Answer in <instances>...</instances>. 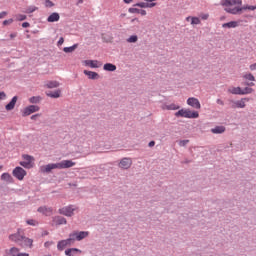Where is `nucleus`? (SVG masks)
I'll list each match as a JSON object with an SVG mask.
<instances>
[{
	"mask_svg": "<svg viewBox=\"0 0 256 256\" xmlns=\"http://www.w3.org/2000/svg\"><path fill=\"white\" fill-rule=\"evenodd\" d=\"M220 5L224 7L226 13L230 15H239L241 13V6L243 5L242 0H221Z\"/></svg>",
	"mask_w": 256,
	"mask_h": 256,
	"instance_id": "1",
	"label": "nucleus"
},
{
	"mask_svg": "<svg viewBox=\"0 0 256 256\" xmlns=\"http://www.w3.org/2000/svg\"><path fill=\"white\" fill-rule=\"evenodd\" d=\"M76 163L73 160H62L58 163H51L40 167L41 173H51L53 169H71L75 167Z\"/></svg>",
	"mask_w": 256,
	"mask_h": 256,
	"instance_id": "2",
	"label": "nucleus"
},
{
	"mask_svg": "<svg viewBox=\"0 0 256 256\" xmlns=\"http://www.w3.org/2000/svg\"><path fill=\"white\" fill-rule=\"evenodd\" d=\"M175 117H184L185 119H198L199 112L189 109H181L175 113Z\"/></svg>",
	"mask_w": 256,
	"mask_h": 256,
	"instance_id": "3",
	"label": "nucleus"
},
{
	"mask_svg": "<svg viewBox=\"0 0 256 256\" xmlns=\"http://www.w3.org/2000/svg\"><path fill=\"white\" fill-rule=\"evenodd\" d=\"M22 159L23 161L20 162V165L24 167V169H33V167H35V157L23 154Z\"/></svg>",
	"mask_w": 256,
	"mask_h": 256,
	"instance_id": "4",
	"label": "nucleus"
},
{
	"mask_svg": "<svg viewBox=\"0 0 256 256\" xmlns=\"http://www.w3.org/2000/svg\"><path fill=\"white\" fill-rule=\"evenodd\" d=\"M77 207L74 205L66 206L63 208H60L58 212L60 215H65V217H73L75 215V211H77Z\"/></svg>",
	"mask_w": 256,
	"mask_h": 256,
	"instance_id": "5",
	"label": "nucleus"
},
{
	"mask_svg": "<svg viewBox=\"0 0 256 256\" xmlns=\"http://www.w3.org/2000/svg\"><path fill=\"white\" fill-rule=\"evenodd\" d=\"M25 236L23 235V230L18 229L17 233L11 234L9 236L10 241H13V243H18V245H23V238Z\"/></svg>",
	"mask_w": 256,
	"mask_h": 256,
	"instance_id": "6",
	"label": "nucleus"
},
{
	"mask_svg": "<svg viewBox=\"0 0 256 256\" xmlns=\"http://www.w3.org/2000/svg\"><path fill=\"white\" fill-rule=\"evenodd\" d=\"M69 237L74 241H83V239L89 237V231L72 232Z\"/></svg>",
	"mask_w": 256,
	"mask_h": 256,
	"instance_id": "7",
	"label": "nucleus"
},
{
	"mask_svg": "<svg viewBox=\"0 0 256 256\" xmlns=\"http://www.w3.org/2000/svg\"><path fill=\"white\" fill-rule=\"evenodd\" d=\"M12 175L16 177L18 181H23V179H25V176L27 175V171H25V169H23L22 167L18 166L13 170Z\"/></svg>",
	"mask_w": 256,
	"mask_h": 256,
	"instance_id": "8",
	"label": "nucleus"
},
{
	"mask_svg": "<svg viewBox=\"0 0 256 256\" xmlns=\"http://www.w3.org/2000/svg\"><path fill=\"white\" fill-rule=\"evenodd\" d=\"M39 106L37 105H30L27 106L26 108H24L22 110V116L23 117H29V115L33 114V113H37V111H39Z\"/></svg>",
	"mask_w": 256,
	"mask_h": 256,
	"instance_id": "9",
	"label": "nucleus"
},
{
	"mask_svg": "<svg viewBox=\"0 0 256 256\" xmlns=\"http://www.w3.org/2000/svg\"><path fill=\"white\" fill-rule=\"evenodd\" d=\"M82 63L85 67H90L91 69H99L103 65L98 60H84Z\"/></svg>",
	"mask_w": 256,
	"mask_h": 256,
	"instance_id": "10",
	"label": "nucleus"
},
{
	"mask_svg": "<svg viewBox=\"0 0 256 256\" xmlns=\"http://www.w3.org/2000/svg\"><path fill=\"white\" fill-rule=\"evenodd\" d=\"M72 241H75V238H71V236H70V238H68L66 240L59 241L57 244L58 251H63V249H65V247H67V245H71Z\"/></svg>",
	"mask_w": 256,
	"mask_h": 256,
	"instance_id": "11",
	"label": "nucleus"
},
{
	"mask_svg": "<svg viewBox=\"0 0 256 256\" xmlns=\"http://www.w3.org/2000/svg\"><path fill=\"white\" fill-rule=\"evenodd\" d=\"M52 225H67V219L65 217L62 216H54L52 218Z\"/></svg>",
	"mask_w": 256,
	"mask_h": 256,
	"instance_id": "12",
	"label": "nucleus"
},
{
	"mask_svg": "<svg viewBox=\"0 0 256 256\" xmlns=\"http://www.w3.org/2000/svg\"><path fill=\"white\" fill-rule=\"evenodd\" d=\"M131 165H133V161L130 158H123L120 163V169H130Z\"/></svg>",
	"mask_w": 256,
	"mask_h": 256,
	"instance_id": "13",
	"label": "nucleus"
},
{
	"mask_svg": "<svg viewBox=\"0 0 256 256\" xmlns=\"http://www.w3.org/2000/svg\"><path fill=\"white\" fill-rule=\"evenodd\" d=\"M38 213H42L46 217H51L53 215V208L47 206H41L38 208Z\"/></svg>",
	"mask_w": 256,
	"mask_h": 256,
	"instance_id": "14",
	"label": "nucleus"
},
{
	"mask_svg": "<svg viewBox=\"0 0 256 256\" xmlns=\"http://www.w3.org/2000/svg\"><path fill=\"white\" fill-rule=\"evenodd\" d=\"M187 104L190 105V107H193L194 109H201V103L197 98H188Z\"/></svg>",
	"mask_w": 256,
	"mask_h": 256,
	"instance_id": "15",
	"label": "nucleus"
},
{
	"mask_svg": "<svg viewBox=\"0 0 256 256\" xmlns=\"http://www.w3.org/2000/svg\"><path fill=\"white\" fill-rule=\"evenodd\" d=\"M8 255L9 256H29V253H21L19 248L12 247L9 249Z\"/></svg>",
	"mask_w": 256,
	"mask_h": 256,
	"instance_id": "16",
	"label": "nucleus"
},
{
	"mask_svg": "<svg viewBox=\"0 0 256 256\" xmlns=\"http://www.w3.org/2000/svg\"><path fill=\"white\" fill-rule=\"evenodd\" d=\"M157 3L139 2L134 5V7H140L141 9H152Z\"/></svg>",
	"mask_w": 256,
	"mask_h": 256,
	"instance_id": "17",
	"label": "nucleus"
},
{
	"mask_svg": "<svg viewBox=\"0 0 256 256\" xmlns=\"http://www.w3.org/2000/svg\"><path fill=\"white\" fill-rule=\"evenodd\" d=\"M239 23H241V20L230 21V22L222 24V27L224 29H235L236 27H239Z\"/></svg>",
	"mask_w": 256,
	"mask_h": 256,
	"instance_id": "18",
	"label": "nucleus"
},
{
	"mask_svg": "<svg viewBox=\"0 0 256 256\" xmlns=\"http://www.w3.org/2000/svg\"><path fill=\"white\" fill-rule=\"evenodd\" d=\"M17 96H14L12 100L5 106L6 111H13L15 109V105L17 104Z\"/></svg>",
	"mask_w": 256,
	"mask_h": 256,
	"instance_id": "19",
	"label": "nucleus"
},
{
	"mask_svg": "<svg viewBox=\"0 0 256 256\" xmlns=\"http://www.w3.org/2000/svg\"><path fill=\"white\" fill-rule=\"evenodd\" d=\"M59 19H61V16H59V13L54 12V13H52V14L47 18V21H48V23H55V22L59 21Z\"/></svg>",
	"mask_w": 256,
	"mask_h": 256,
	"instance_id": "20",
	"label": "nucleus"
},
{
	"mask_svg": "<svg viewBox=\"0 0 256 256\" xmlns=\"http://www.w3.org/2000/svg\"><path fill=\"white\" fill-rule=\"evenodd\" d=\"M47 97H51V99H59V97H61V90H56L54 92L49 91L46 92Z\"/></svg>",
	"mask_w": 256,
	"mask_h": 256,
	"instance_id": "21",
	"label": "nucleus"
},
{
	"mask_svg": "<svg viewBox=\"0 0 256 256\" xmlns=\"http://www.w3.org/2000/svg\"><path fill=\"white\" fill-rule=\"evenodd\" d=\"M84 75L88 76V79H99V74L97 72L89 71V70H84Z\"/></svg>",
	"mask_w": 256,
	"mask_h": 256,
	"instance_id": "22",
	"label": "nucleus"
},
{
	"mask_svg": "<svg viewBox=\"0 0 256 256\" xmlns=\"http://www.w3.org/2000/svg\"><path fill=\"white\" fill-rule=\"evenodd\" d=\"M211 133L214 135H221V133H225V126H216L211 129Z\"/></svg>",
	"mask_w": 256,
	"mask_h": 256,
	"instance_id": "23",
	"label": "nucleus"
},
{
	"mask_svg": "<svg viewBox=\"0 0 256 256\" xmlns=\"http://www.w3.org/2000/svg\"><path fill=\"white\" fill-rule=\"evenodd\" d=\"M1 181H5V183H13V176H11V174L9 173H3L1 175Z\"/></svg>",
	"mask_w": 256,
	"mask_h": 256,
	"instance_id": "24",
	"label": "nucleus"
},
{
	"mask_svg": "<svg viewBox=\"0 0 256 256\" xmlns=\"http://www.w3.org/2000/svg\"><path fill=\"white\" fill-rule=\"evenodd\" d=\"M44 87H46L47 89H57V87H59V82L48 81L45 83Z\"/></svg>",
	"mask_w": 256,
	"mask_h": 256,
	"instance_id": "25",
	"label": "nucleus"
},
{
	"mask_svg": "<svg viewBox=\"0 0 256 256\" xmlns=\"http://www.w3.org/2000/svg\"><path fill=\"white\" fill-rule=\"evenodd\" d=\"M22 246L29 247L31 249V247H33V239L24 236L22 239Z\"/></svg>",
	"mask_w": 256,
	"mask_h": 256,
	"instance_id": "26",
	"label": "nucleus"
},
{
	"mask_svg": "<svg viewBox=\"0 0 256 256\" xmlns=\"http://www.w3.org/2000/svg\"><path fill=\"white\" fill-rule=\"evenodd\" d=\"M186 21H190L191 25H201V19L199 17L188 16Z\"/></svg>",
	"mask_w": 256,
	"mask_h": 256,
	"instance_id": "27",
	"label": "nucleus"
},
{
	"mask_svg": "<svg viewBox=\"0 0 256 256\" xmlns=\"http://www.w3.org/2000/svg\"><path fill=\"white\" fill-rule=\"evenodd\" d=\"M228 93H231L232 95H242V89L241 87H230Z\"/></svg>",
	"mask_w": 256,
	"mask_h": 256,
	"instance_id": "28",
	"label": "nucleus"
},
{
	"mask_svg": "<svg viewBox=\"0 0 256 256\" xmlns=\"http://www.w3.org/2000/svg\"><path fill=\"white\" fill-rule=\"evenodd\" d=\"M245 101H249V98H243L242 100H238L235 102V107L238 109H245Z\"/></svg>",
	"mask_w": 256,
	"mask_h": 256,
	"instance_id": "29",
	"label": "nucleus"
},
{
	"mask_svg": "<svg viewBox=\"0 0 256 256\" xmlns=\"http://www.w3.org/2000/svg\"><path fill=\"white\" fill-rule=\"evenodd\" d=\"M179 108H180L179 105H176V104L164 105L162 107V109L166 111H177V109Z\"/></svg>",
	"mask_w": 256,
	"mask_h": 256,
	"instance_id": "30",
	"label": "nucleus"
},
{
	"mask_svg": "<svg viewBox=\"0 0 256 256\" xmlns=\"http://www.w3.org/2000/svg\"><path fill=\"white\" fill-rule=\"evenodd\" d=\"M104 71H117V66L111 63H106L103 66Z\"/></svg>",
	"mask_w": 256,
	"mask_h": 256,
	"instance_id": "31",
	"label": "nucleus"
},
{
	"mask_svg": "<svg viewBox=\"0 0 256 256\" xmlns=\"http://www.w3.org/2000/svg\"><path fill=\"white\" fill-rule=\"evenodd\" d=\"M128 11H129V13H139L142 16L147 15V11L146 10H141V9H138V8H129Z\"/></svg>",
	"mask_w": 256,
	"mask_h": 256,
	"instance_id": "32",
	"label": "nucleus"
},
{
	"mask_svg": "<svg viewBox=\"0 0 256 256\" xmlns=\"http://www.w3.org/2000/svg\"><path fill=\"white\" fill-rule=\"evenodd\" d=\"M72 253H81V250L77 249V248H70L65 250V255L67 256H71Z\"/></svg>",
	"mask_w": 256,
	"mask_h": 256,
	"instance_id": "33",
	"label": "nucleus"
},
{
	"mask_svg": "<svg viewBox=\"0 0 256 256\" xmlns=\"http://www.w3.org/2000/svg\"><path fill=\"white\" fill-rule=\"evenodd\" d=\"M75 49H77V44L71 46V47H65L63 49L64 53H73V51H75Z\"/></svg>",
	"mask_w": 256,
	"mask_h": 256,
	"instance_id": "34",
	"label": "nucleus"
},
{
	"mask_svg": "<svg viewBox=\"0 0 256 256\" xmlns=\"http://www.w3.org/2000/svg\"><path fill=\"white\" fill-rule=\"evenodd\" d=\"M255 11L256 10V5L255 6H251V5H245L243 7H241V11Z\"/></svg>",
	"mask_w": 256,
	"mask_h": 256,
	"instance_id": "35",
	"label": "nucleus"
},
{
	"mask_svg": "<svg viewBox=\"0 0 256 256\" xmlns=\"http://www.w3.org/2000/svg\"><path fill=\"white\" fill-rule=\"evenodd\" d=\"M30 103H40L41 102V97L40 96H33L29 98Z\"/></svg>",
	"mask_w": 256,
	"mask_h": 256,
	"instance_id": "36",
	"label": "nucleus"
},
{
	"mask_svg": "<svg viewBox=\"0 0 256 256\" xmlns=\"http://www.w3.org/2000/svg\"><path fill=\"white\" fill-rule=\"evenodd\" d=\"M138 37H137V35H132V36H130L128 39H127V42L128 43H137V41H138Z\"/></svg>",
	"mask_w": 256,
	"mask_h": 256,
	"instance_id": "37",
	"label": "nucleus"
},
{
	"mask_svg": "<svg viewBox=\"0 0 256 256\" xmlns=\"http://www.w3.org/2000/svg\"><path fill=\"white\" fill-rule=\"evenodd\" d=\"M250 93H253V88L246 87L242 89V95H250Z\"/></svg>",
	"mask_w": 256,
	"mask_h": 256,
	"instance_id": "38",
	"label": "nucleus"
},
{
	"mask_svg": "<svg viewBox=\"0 0 256 256\" xmlns=\"http://www.w3.org/2000/svg\"><path fill=\"white\" fill-rule=\"evenodd\" d=\"M26 223H27V225H31L32 227H36V225H39V222H37V220H33V219L27 220Z\"/></svg>",
	"mask_w": 256,
	"mask_h": 256,
	"instance_id": "39",
	"label": "nucleus"
},
{
	"mask_svg": "<svg viewBox=\"0 0 256 256\" xmlns=\"http://www.w3.org/2000/svg\"><path fill=\"white\" fill-rule=\"evenodd\" d=\"M15 17H16V21H25V19H27V16L23 14H18Z\"/></svg>",
	"mask_w": 256,
	"mask_h": 256,
	"instance_id": "40",
	"label": "nucleus"
},
{
	"mask_svg": "<svg viewBox=\"0 0 256 256\" xmlns=\"http://www.w3.org/2000/svg\"><path fill=\"white\" fill-rule=\"evenodd\" d=\"M35 11H37V7L30 6L26 9L25 13H35Z\"/></svg>",
	"mask_w": 256,
	"mask_h": 256,
	"instance_id": "41",
	"label": "nucleus"
},
{
	"mask_svg": "<svg viewBox=\"0 0 256 256\" xmlns=\"http://www.w3.org/2000/svg\"><path fill=\"white\" fill-rule=\"evenodd\" d=\"M44 5L45 7H55V3H53L51 0H45Z\"/></svg>",
	"mask_w": 256,
	"mask_h": 256,
	"instance_id": "42",
	"label": "nucleus"
},
{
	"mask_svg": "<svg viewBox=\"0 0 256 256\" xmlns=\"http://www.w3.org/2000/svg\"><path fill=\"white\" fill-rule=\"evenodd\" d=\"M245 79H248V81H255V76L253 74H246Z\"/></svg>",
	"mask_w": 256,
	"mask_h": 256,
	"instance_id": "43",
	"label": "nucleus"
},
{
	"mask_svg": "<svg viewBox=\"0 0 256 256\" xmlns=\"http://www.w3.org/2000/svg\"><path fill=\"white\" fill-rule=\"evenodd\" d=\"M7 99V94H5V92H0V101H3Z\"/></svg>",
	"mask_w": 256,
	"mask_h": 256,
	"instance_id": "44",
	"label": "nucleus"
},
{
	"mask_svg": "<svg viewBox=\"0 0 256 256\" xmlns=\"http://www.w3.org/2000/svg\"><path fill=\"white\" fill-rule=\"evenodd\" d=\"M51 245H53V241H47L44 243V247H46V249H49Z\"/></svg>",
	"mask_w": 256,
	"mask_h": 256,
	"instance_id": "45",
	"label": "nucleus"
},
{
	"mask_svg": "<svg viewBox=\"0 0 256 256\" xmlns=\"http://www.w3.org/2000/svg\"><path fill=\"white\" fill-rule=\"evenodd\" d=\"M200 17L203 21H207V19H209V14H201Z\"/></svg>",
	"mask_w": 256,
	"mask_h": 256,
	"instance_id": "46",
	"label": "nucleus"
},
{
	"mask_svg": "<svg viewBox=\"0 0 256 256\" xmlns=\"http://www.w3.org/2000/svg\"><path fill=\"white\" fill-rule=\"evenodd\" d=\"M13 23V19H8L3 21V25H11Z\"/></svg>",
	"mask_w": 256,
	"mask_h": 256,
	"instance_id": "47",
	"label": "nucleus"
},
{
	"mask_svg": "<svg viewBox=\"0 0 256 256\" xmlns=\"http://www.w3.org/2000/svg\"><path fill=\"white\" fill-rule=\"evenodd\" d=\"M41 116V114H35L31 116L32 121H37V119H39V117Z\"/></svg>",
	"mask_w": 256,
	"mask_h": 256,
	"instance_id": "48",
	"label": "nucleus"
},
{
	"mask_svg": "<svg viewBox=\"0 0 256 256\" xmlns=\"http://www.w3.org/2000/svg\"><path fill=\"white\" fill-rule=\"evenodd\" d=\"M22 27H23L24 29H27V27H31V24H29V22H23V23H22Z\"/></svg>",
	"mask_w": 256,
	"mask_h": 256,
	"instance_id": "49",
	"label": "nucleus"
},
{
	"mask_svg": "<svg viewBox=\"0 0 256 256\" xmlns=\"http://www.w3.org/2000/svg\"><path fill=\"white\" fill-rule=\"evenodd\" d=\"M63 43H65V39H63V37H61L58 41V46L63 45Z\"/></svg>",
	"mask_w": 256,
	"mask_h": 256,
	"instance_id": "50",
	"label": "nucleus"
},
{
	"mask_svg": "<svg viewBox=\"0 0 256 256\" xmlns=\"http://www.w3.org/2000/svg\"><path fill=\"white\" fill-rule=\"evenodd\" d=\"M4 17H7V12L0 13V19H4Z\"/></svg>",
	"mask_w": 256,
	"mask_h": 256,
	"instance_id": "51",
	"label": "nucleus"
},
{
	"mask_svg": "<svg viewBox=\"0 0 256 256\" xmlns=\"http://www.w3.org/2000/svg\"><path fill=\"white\" fill-rule=\"evenodd\" d=\"M251 71H256V63L250 65Z\"/></svg>",
	"mask_w": 256,
	"mask_h": 256,
	"instance_id": "52",
	"label": "nucleus"
},
{
	"mask_svg": "<svg viewBox=\"0 0 256 256\" xmlns=\"http://www.w3.org/2000/svg\"><path fill=\"white\" fill-rule=\"evenodd\" d=\"M216 103H217L218 105H225V102H223V100H221V99H217V100H216Z\"/></svg>",
	"mask_w": 256,
	"mask_h": 256,
	"instance_id": "53",
	"label": "nucleus"
},
{
	"mask_svg": "<svg viewBox=\"0 0 256 256\" xmlns=\"http://www.w3.org/2000/svg\"><path fill=\"white\" fill-rule=\"evenodd\" d=\"M15 37H17V33L10 34V39H15Z\"/></svg>",
	"mask_w": 256,
	"mask_h": 256,
	"instance_id": "54",
	"label": "nucleus"
},
{
	"mask_svg": "<svg viewBox=\"0 0 256 256\" xmlns=\"http://www.w3.org/2000/svg\"><path fill=\"white\" fill-rule=\"evenodd\" d=\"M148 146H149V147H155V141L149 142Z\"/></svg>",
	"mask_w": 256,
	"mask_h": 256,
	"instance_id": "55",
	"label": "nucleus"
},
{
	"mask_svg": "<svg viewBox=\"0 0 256 256\" xmlns=\"http://www.w3.org/2000/svg\"><path fill=\"white\" fill-rule=\"evenodd\" d=\"M146 3H155L153 1H157V0H144Z\"/></svg>",
	"mask_w": 256,
	"mask_h": 256,
	"instance_id": "56",
	"label": "nucleus"
},
{
	"mask_svg": "<svg viewBox=\"0 0 256 256\" xmlns=\"http://www.w3.org/2000/svg\"><path fill=\"white\" fill-rule=\"evenodd\" d=\"M183 145H187V143H189V140H184L181 142Z\"/></svg>",
	"mask_w": 256,
	"mask_h": 256,
	"instance_id": "57",
	"label": "nucleus"
},
{
	"mask_svg": "<svg viewBox=\"0 0 256 256\" xmlns=\"http://www.w3.org/2000/svg\"><path fill=\"white\" fill-rule=\"evenodd\" d=\"M132 1H133V0H124V3L129 4V3H132Z\"/></svg>",
	"mask_w": 256,
	"mask_h": 256,
	"instance_id": "58",
	"label": "nucleus"
},
{
	"mask_svg": "<svg viewBox=\"0 0 256 256\" xmlns=\"http://www.w3.org/2000/svg\"><path fill=\"white\" fill-rule=\"evenodd\" d=\"M1 169H3V165H0V171H1Z\"/></svg>",
	"mask_w": 256,
	"mask_h": 256,
	"instance_id": "59",
	"label": "nucleus"
},
{
	"mask_svg": "<svg viewBox=\"0 0 256 256\" xmlns=\"http://www.w3.org/2000/svg\"><path fill=\"white\" fill-rule=\"evenodd\" d=\"M250 85H255V83H251Z\"/></svg>",
	"mask_w": 256,
	"mask_h": 256,
	"instance_id": "60",
	"label": "nucleus"
}]
</instances>
